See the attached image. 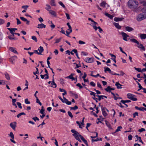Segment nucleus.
Masks as SVG:
<instances>
[{
	"label": "nucleus",
	"instance_id": "nucleus-10",
	"mask_svg": "<svg viewBox=\"0 0 146 146\" xmlns=\"http://www.w3.org/2000/svg\"><path fill=\"white\" fill-rule=\"evenodd\" d=\"M69 93L71 96L73 97L74 98L77 99L78 98V95L76 93H74L73 91H70L69 92Z\"/></svg>",
	"mask_w": 146,
	"mask_h": 146
},
{
	"label": "nucleus",
	"instance_id": "nucleus-59",
	"mask_svg": "<svg viewBox=\"0 0 146 146\" xmlns=\"http://www.w3.org/2000/svg\"><path fill=\"white\" fill-rule=\"evenodd\" d=\"M88 54V53L86 52H81V55H83L84 56H87Z\"/></svg>",
	"mask_w": 146,
	"mask_h": 146
},
{
	"label": "nucleus",
	"instance_id": "nucleus-51",
	"mask_svg": "<svg viewBox=\"0 0 146 146\" xmlns=\"http://www.w3.org/2000/svg\"><path fill=\"white\" fill-rule=\"evenodd\" d=\"M20 18L22 21H23L26 22V21H27V19L23 17H20Z\"/></svg>",
	"mask_w": 146,
	"mask_h": 146
},
{
	"label": "nucleus",
	"instance_id": "nucleus-31",
	"mask_svg": "<svg viewBox=\"0 0 146 146\" xmlns=\"http://www.w3.org/2000/svg\"><path fill=\"white\" fill-rule=\"evenodd\" d=\"M44 70H45V72L46 73V74H46V76L44 78V79L45 80H46L49 78L48 74V71L46 68H44Z\"/></svg>",
	"mask_w": 146,
	"mask_h": 146
},
{
	"label": "nucleus",
	"instance_id": "nucleus-15",
	"mask_svg": "<svg viewBox=\"0 0 146 146\" xmlns=\"http://www.w3.org/2000/svg\"><path fill=\"white\" fill-rule=\"evenodd\" d=\"M46 25L43 23L38 24L37 26V28L38 29L45 28H46Z\"/></svg>",
	"mask_w": 146,
	"mask_h": 146
},
{
	"label": "nucleus",
	"instance_id": "nucleus-23",
	"mask_svg": "<svg viewBox=\"0 0 146 146\" xmlns=\"http://www.w3.org/2000/svg\"><path fill=\"white\" fill-rule=\"evenodd\" d=\"M51 85L52 86V87L53 88H56V85L54 82V78L52 79V82Z\"/></svg>",
	"mask_w": 146,
	"mask_h": 146
},
{
	"label": "nucleus",
	"instance_id": "nucleus-40",
	"mask_svg": "<svg viewBox=\"0 0 146 146\" xmlns=\"http://www.w3.org/2000/svg\"><path fill=\"white\" fill-rule=\"evenodd\" d=\"M122 128V127L121 126H118L117 129L115 131V132H117L119 131H120V129Z\"/></svg>",
	"mask_w": 146,
	"mask_h": 146
},
{
	"label": "nucleus",
	"instance_id": "nucleus-16",
	"mask_svg": "<svg viewBox=\"0 0 146 146\" xmlns=\"http://www.w3.org/2000/svg\"><path fill=\"white\" fill-rule=\"evenodd\" d=\"M49 13L51 15L54 16L55 17H56L57 16V14L53 10H51L49 12Z\"/></svg>",
	"mask_w": 146,
	"mask_h": 146
},
{
	"label": "nucleus",
	"instance_id": "nucleus-36",
	"mask_svg": "<svg viewBox=\"0 0 146 146\" xmlns=\"http://www.w3.org/2000/svg\"><path fill=\"white\" fill-rule=\"evenodd\" d=\"M26 115L25 113L24 112H21L19 114H18L17 116V117L18 118H19L20 116H21L22 115Z\"/></svg>",
	"mask_w": 146,
	"mask_h": 146
},
{
	"label": "nucleus",
	"instance_id": "nucleus-34",
	"mask_svg": "<svg viewBox=\"0 0 146 146\" xmlns=\"http://www.w3.org/2000/svg\"><path fill=\"white\" fill-rule=\"evenodd\" d=\"M38 50L39 51V52H40V53L41 54V53L44 50L43 47L40 46L38 48Z\"/></svg>",
	"mask_w": 146,
	"mask_h": 146
},
{
	"label": "nucleus",
	"instance_id": "nucleus-33",
	"mask_svg": "<svg viewBox=\"0 0 146 146\" xmlns=\"http://www.w3.org/2000/svg\"><path fill=\"white\" fill-rule=\"evenodd\" d=\"M72 51L73 52L75 53L76 54L78 58L79 59L80 58L78 56L77 50L76 49H73L72 50Z\"/></svg>",
	"mask_w": 146,
	"mask_h": 146
},
{
	"label": "nucleus",
	"instance_id": "nucleus-64",
	"mask_svg": "<svg viewBox=\"0 0 146 146\" xmlns=\"http://www.w3.org/2000/svg\"><path fill=\"white\" fill-rule=\"evenodd\" d=\"M97 86L98 87L101 88L102 89V88L101 84L99 82H98L97 83Z\"/></svg>",
	"mask_w": 146,
	"mask_h": 146
},
{
	"label": "nucleus",
	"instance_id": "nucleus-32",
	"mask_svg": "<svg viewBox=\"0 0 146 146\" xmlns=\"http://www.w3.org/2000/svg\"><path fill=\"white\" fill-rule=\"evenodd\" d=\"M106 5H107L106 3L105 2L103 1L101 3L100 6L103 8H105L106 7Z\"/></svg>",
	"mask_w": 146,
	"mask_h": 146
},
{
	"label": "nucleus",
	"instance_id": "nucleus-29",
	"mask_svg": "<svg viewBox=\"0 0 146 146\" xmlns=\"http://www.w3.org/2000/svg\"><path fill=\"white\" fill-rule=\"evenodd\" d=\"M105 121L106 124V125L107 126V127L109 129H111V125L110 124V123H109V122L107 121Z\"/></svg>",
	"mask_w": 146,
	"mask_h": 146
},
{
	"label": "nucleus",
	"instance_id": "nucleus-48",
	"mask_svg": "<svg viewBox=\"0 0 146 146\" xmlns=\"http://www.w3.org/2000/svg\"><path fill=\"white\" fill-rule=\"evenodd\" d=\"M17 104L19 108L20 109L22 108V107L21 106V104L19 102H17Z\"/></svg>",
	"mask_w": 146,
	"mask_h": 146
},
{
	"label": "nucleus",
	"instance_id": "nucleus-46",
	"mask_svg": "<svg viewBox=\"0 0 146 146\" xmlns=\"http://www.w3.org/2000/svg\"><path fill=\"white\" fill-rule=\"evenodd\" d=\"M25 103L26 104H30V102L29 101L28 99L27 98L25 99Z\"/></svg>",
	"mask_w": 146,
	"mask_h": 146
},
{
	"label": "nucleus",
	"instance_id": "nucleus-61",
	"mask_svg": "<svg viewBox=\"0 0 146 146\" xmlns=\"http://www.w3.org/2000/svg\"><path fill=\"white\" fill-rule=\"evenodd\" d=\"M16 20H17V24L19 25L21 23V22L20 21V20L17 18L16 19Z\"/></svg>",
	"mask_w": 146,
	"mask_h": 146
},
{
	"label": "nucleus",
	"instance_id": "nucleus-60",
	"mask_svg": "<svg viewBox=\"0 0 146 146\" xmlns=\"http://www.w3.org/2000/svg\"><path fill=\"white\" fill-rule=\"evenodd\" d=\"M90 84L91 86H92L93 87H95L96 86V84L94 82H90Z\"/></svg>",
	"mask_w": 146,
	"mask_h": 146
},
{
	"label": "nucleus",
	"instance_id": "nucleus-11",
	"mask_svg": "<svg viewBox=\"0 0 146 146\" xmlns=\"http://www.w3.org/2000/svg\"><path fill=\"white\" fill-rule=\"evenodd\" d=\"M17 123L15 121L10 123V127L14 130L15 129L16 127Z\"/></svg>",
	"mask_w": 146,
	"mask_h": 146
},
{
	"label": "nucleus",
	"instance_id": "nucleus-45",
	"mask_svg": "<svg viewBox=\"0 0 146 146\" xmlns=\"http://www.w3.org/2000/svg\"><path fill=\"white\" fill-rule=\"evenodd\" d=\"M58 3L63 8H65V6L64 4L61 2L60 1L58 2Z\"/></svg>",
	"mask_w": 146,
	"mask_h": 146
},
{
	"label": "nucleus",
	"instance_id": "nucleus-19",
	"mask_svg": "<svg viewBox=\"0 0 146 146\" xmlns=\"http://www.w3.org/2000/svg\"><path fill=\"white\" fill-rule=\"evenodd\" d=\"M125 30L128 32H131L133 30V29L130 27L127 26L125 27Z\"/></svg>",
	"mask_w": 146,
	"mask_h": 146
},
{
	"label": "nucleus",
	"instance_id": "nucleus-24",
	"mask_svg": "<svg viewBox=\"0 0 146 146\" xmlns=\"http://www.w3.org/2000/svg\"><path fill=\"white\" fill-rule=\"evenodd\" d=\"M140 36L141 39H145L146 38V34H140Z\"/></svg>",
	"mask_w": 146,
	"mask_h": 146
},
{
	"label": "nucleus",
	"instance_id": "nucleus-47",
	"mask_svg": "<svg viewBox=\"0 0 146 146\" xmlns=\"http://www.w3.org/2000/svg\"><path fill=\"white\" fill-rule=\"evenodd\" d=\"M96 96L98 98V100L100 101L101 99H103V97H102V95L99 96L98 95H97Z\"/></svg>",
	"mask_w": 146,
	"mask_h": 146
},
{
	"label": "nucleus",
	"instance_id": "nucleus-5",
	"mask_svg": "<svg viewBox=\"0 0 146 146\" xmlns=\"http://www.w3.org/2000/svg\"><path fill=\"white\" fill-rule=\"evenodd\" d=\"M64 99L62 98V99L61 100L62 102L63 103H65L66 104L68 105H70L71 104V102L68 101L67 99L64 96L63 97Z\"/></svg>",
	"mask_w": 146,
	"mask_h": 146
},
{
	"label": "nucleus",
	"instance_id": "nucleus-38",
	"mask_svg": "<svg viewBox=\"0 0 146 146\" xmlns=\"http://www.w3.org/2000/svg\"><path fill=\"white\" fill-rule=\"evenodd\" d=\"M102 141V139L101 138H100L99 139L97 138L95 139H92V142H94V141Z\"/></svg>",
	"mask_w": 146,
	"mask_h": 146
},
{
	"label": "nucleus",
	"instance_id": "nucleus-35",
	"mask_svg": "<svg viewBox=\"0 0 146 146\" xmlns=\"http://www.w3.org/2000/svg\"><path fill=\"white\" fill-rule=\"evenodd\" d=\"M74 75V74L72 73L70 74V76L66 77V78H69L71 79L73 77V76Z\"/></svg>",
	"mask_w": 146,
	"mask_h": 146
},
{
	"label": "nucleus",
	"instance_id": "nucleus-9",
	"mask_svg": "<svg viewBox=\"0 0 146 146\" xmlns=\"http://www.w3.org/2000/svg\"><path fill=\"white\" fill-rule=\"evenodd\" d=\"M85 61L87 62L91 63L94 62V58H93L87 57L85 59Z\"/></svg>",
	"mask_w": 146,
	"mask_h": 146
},
{
	"label": "nucleus",
	"instance_id": "nucleus-54",
	"mask_svg": "<svg viewBox=\"0 0 146 146\" xmlns=\"http://www.w3.org/2000/svg\"><path fill=\"white\" fill-rule=\"evenodd\" d=\"M139 110L142 111H146V109L143 107H141L140 108Z\"/></svg>",
	"mask_w": 146,
	"mask_h": 146
},
{
	"label": "nucleus",
	"instance_id": "nucleus-39",
	"mask_svg": "<svg viewBox=\"0 0 146 146\" xmlns=\"http://www.w3.org/2000/svg\"><path fill=\"white\" fill-rule=\"evenodd\" d=\"M62 39V38H57L55 42H54V44L58 43Z\"/></svg>",
	"mask_w": 146,
	"mask_h": 146
},
{
	"label": "nucleus",
	"instance_id": "nucleus-18",
	"mask_svg": "<svg viewBox=\"0 0 146 146\" xmlns=\"http://www.w3.org/2000/svg\"><path fill=\"white\" fill-rule=\"evenodd\" d=\"M113 25L117 29H121V26H120L118 23L114 22L113 23Z\"/></svg>",
	"mask_w": 146,
	"mask_h": 146
},
{
	"label": "nucleus",
	"instance_id": "nucleus-25",
	"mask_svg": "<svg viewBox=\"0 0 146 146\" xmlns=\"http://www.w3.org/2000/svg\"><path fill=\"white\" fill-rule=\"evenodd\" d=\"M4 75H5V78L7 79L8 80H10V76H9V74L7 73V72H6L5 73Z\"/></svg>",
	"mask_w": 146,
	"mask_h": 146
},
{
	"label": "nucleus",
	"instance_id": "nucleus-53",
	"mask_svg": "<svg viewBox=\"0 0 146 146\" xmlns=\"http://www.w3.org/2000/svg\"><path fill=\"white\" fill-rule=\"evenodd\" d=\"M36 102L38 103L40 106L42 105V104L38 99V98H36Z\"/></svg>",
	"mask_w": 146,
	"mask_h": 146
},
{
	"label": "nucleus",
	"instance_id": "nucleus-27",
	"mask_svg": "<svg viewBox=\"0 0 146 146\" xmlns=\"http://www.w3.org/2000/svg\"><path fill=\"white\" fill-rule=\"evenodd\" d=\"M104 72L105 73H106L107 71L109 73H111L113 72L111 71L110 69L108 67L104 68Z\"/></svg>",
	"mask_w": 146,
	"mask_h": 146
},
{
	"label": "nucleus",
	"instance_id": "nucleus-52",
	"mask_svg": "<svg viewBox=\"0 0 146 146\" xmlns=\"http://www.w3.org/2000/svg\"><path fill=\"white\" fill-rule=\"evenodd\" d=\"M78 43L80 44H85V42H84L81 40H80L79 41Z\"/></svg>",
	"mask_w": 146,
	"mask_h": 146
},
{
	"label": "nucleus",
	"instance_id": "nucleus-2",
	"mask_svg": "<svg viewBox=\"0 0 146 146\" xmlns=\"http://www.w3.org/2000/svg\"><path fill=\"white\" fill-rule=\"evenodd\" d=\"M71 132L73 133V135L76 139L79 137H80L81 139L83 141L84 143L87 146H88V143L87 141L84 139L83 136L81 135L78 132L76 131L75 129H73L71 130Z\"/></svg>",
	"mask_w": 146,
	"mask_h": 146
},
{
	"label": "nucleus",
	"instance_id": "nucleus-22",
	"mask_svg": "<svg viewBox=\"0 0 146 146\" xmlns=\"http://www.w3.org/2000/svg\"><path fill=\"white\" fill-rule=\"evenodd\" d=\"M104 14L106 16L109 18L111 19H112L113 17V16L112 15L107 13H105Z\"/></svg>",
	"mask_w": 146,
	"mask_h": 146
},
{
	"label": "nucleus",
	"instance_id": "nucleus-12",
	"mask_svg": "<svg viewBox=\"0 0 146 146\" xmlns=\"http://www.w3.org/2000/svg\"><path fill=\"white\" fill-rule=\"evenodd\" d=\"M9 50L11 52H13L14 53L18 54V53L16 50V49L15 48L12 47H10L9 48Z\"/></svg>",
	"mask_w": 146,
	"mask_h": 146
},
{
	"label": "nucleus",
	"instance_id": "nucleus-44",
	"mask_svg": "<svg viewBox=\"0 0 146 146\" xmlns=\"http://www.w3.org/2000/svg\"><path fill=\"white\" fill-rule=\"evenodd\" d=\"M71 110H75L78 109V107L77 106H75L74 107H70Z\"/></svg>",
	"mask_w": 146,
	"mask_h": 146
},
{
	"label": "nucleus",
	"instance_id": "nucleus-43",
	"mask_svg": "<svg viewBox=\"0 0 146 146\" xmlns=\"http://www.w3.org/2000/svg\"><path fill=\"white\" fill-rule=\"evenodd\" d=\"M7 29L10 31L11 33H14L15 32L13 28H8Z\"/></svg>",
	"mask_w": 146,
	"mask_h": 146
},
{
	"label": "nucleus",
	"instance_id": "nucleus-62",
	"mask_svg": "<svg viewBox=\"0 0 146 146\" xmlns=\"http://www.w3.org/2000/svg\"><path fill=\"white\" fill-rule=\"evenodd\" d=\"M136 116H138V113L137 112H135L133 114V117L134 118Z\"/></svg>",
	"mask_w": 146,
	"mask_h": 146
},
{
	"label": "nucleus",
	"instance_id": "nucleus-49",
	"mask_svg": "<svg viewBox=\"0 0 146 146\" xmlns=\"http://www.w3.org/2000/svg\"><path fill=\"white\" fill-rule=\"evenodd\" d=\"M68 113L69 116L71 117V118H72L73 117V116L71 113V112L70 111H68Z\"/></svg>",
	"mask_w": 146,
	"mask_h": 146
},
{
	"label": "nucleus",
	"instance_id": "nucleus-21",
	"mask_svg": "<svg viewBox=\"0 0 146 146\" xmlns=\"http://www.w3.org/2000/svg\"><path fill=\"white\" fill-rule=\"evenodd\" d=\"M115 85L116 86L117 88L118 89L122 88V87H121L122 85L120 84L118 82H116Z\"/></svg>",
	"mask_w": 146,
	"mask_h": 146
},
{
	"label": "nucleus",
	"instance_id": "nucleus-58",
	"mask_svg": "<svg viewBox=\"0 0 146 146\" xmlns=\"http://www.w3.org/2000/svg\"><path fill=\"white\" fill-rule=\"evenodd\" d=\"M96 134V135L94 136H91L90 137L92 138H95L96 137H98V133L97 132H94Z\"/></svg>",
	"mask_w": 146,
	"mask_h": 146
},
{
	"label": "nucleus",
	"instance_id": "nucleus-20",
	"mask_svg": "<svg viewBox=\"0 0 146 146\" xmlns=\"http://www.w3.org/2000/svg\"><path fill=\"white\" fill-rule=\"evenodd\" d=\"M46 7L45 8V9L46 10H47V11H48L49 12L50 11H51V7L49 5H48V4H46Z\"/></svg>",
	"mask_w": 146,
	"mask_h": 146
},
{
	"label": "nucleus",
	"instance_id": "nucleus-8",
	"mask_svg": "<svg viewBox=\"0 0 146 146\" xmlns=\"http://www.w3.org/2000/svg\"><path fill=\"white\" fill-rule=\"evenodd\" d=\"M121 34L123 37V39L125 41H127V37H129V36L125 33L123 32L121 33Z\"/></svg>",
	"mask_w": 146,
	"mask_h": 146
},
{
	"label": "nucleus",
	"instance_id": "nucleus-57",
	"mask_svg": "<svg viewBox=\"0 0 146 146\" xmlns=\"http://www.w3.org/2000/svg\"><path fill=\"white\" fill-rule=\"evenodd\" d=\"M145 131V129L143 128H141V129H139L138 130V131L139 132H142Z\"/></svg>",
	"mask_w": 146,
	"mask_h": 146
},
{
	"label": "nucleus",
	"instance_id": "nucleus-37",
	"mask_svg": "<svg viewBox=\"0 0 146 146\" xmlns=\"http://www.w3.org/2000/svg\"><path fill=\"white\" fill-rule=\"evenodd\" d=\"M111 88L110 86H108L105 89V90L108 92H110L111 91Z\"/></svg>",
	"mask_w": 146,
	"mask_h": 146
},
{
	"label": "nucleus",
	"instance_id": "nucleus-56",
	"mask_svg": "<svg viewBox=\"0 0 146 146\" xmlns=\"http://www.w3.org/2000/svg\"><path fill=\"white\" fill-rule=\"evenodd\" d=\"M76 86H77L79 87L80 89H82L83 88L82 86L80 83H78L76 84Z\"/></svg>",
	"mask_w": 146,
	"mask_h": 146
},
{
	"label": "nucleus",
	"instance_id": "nucleus-6",
	"mask_svg": "<svg viewBox=\"0 0 146 146\" xmlns=\"http://www.w3.org/2000/svg\"><path fill=\"white\" fill-rule=\"evenodd\" d=\"M64 99L62 98V99L61 100L62 102L63 103H65L66 104L68 105H70L71 104V102L68 101L67 99L64 96L63 97Z\"/></svg>",
	"mask_w": 146,
	"mask_h": 146
},
{
	"label": "nucleus",
	"instance_id": "nucleus-50",
	"mask_svg": "<svg viewBox=\"0 0 146 146\" xmlns=\"http://www.w3.org/2000/svg\"><path fill=\"white\" fill-rule=\"evenodd\" d=\"M36 71H35V72H34L33 73V74L36 75V74H38L39 73V71H38V69L37 68H36Z\"/></svg>",
	"mask_w": 146,
	"mask_h": 146
},
{
	"label": "nucleus",
	"instance_id": "nucleus-28",
	"mask_svg": "<svg viewBox=\"0 0 146 146\" xmlns=\"http://www.w3.org/2000/svg\"><path fill=\"white\" fill-rule=\"evenodd\" d=\"M130 40L132 42L137 43V44H139V42L135 39H131Z\"/></svg>",
	"mask_w": 146,
	"mask_h": 146
},
{
	"label": "nucleus",
	"instance_id": "nucleus-1",
	"mask_svg": "<svg viewBox=\"0 0 146 146\" xmlns=\"http://www.w3.org/2000/svg\"><path fill=\"white\" fill-rule=\"evenodd\" d=\"M138 2L136 0H129L127 2V6L130 9L135 11L138 12L140 9V7H138Z\"/></svg>",
	"mask_w": 146,
	"mask_h": 146
},
{
	"label": "nucleus",
	"instance_id": "nucleus-3",
	"mask_svg": "<svg viewBox=\"0 0 146 146\" xmlns=\"http://www.w3.org/2000/svg\"><path fill=\"white\" fill-rule=\"evenodd\" d=\"M141 11L142 12L141 14H139L137 17V19L138 21H140L146 18V12L145 9L144 8L141 9Z\"/></svg>",
	"mask_w": 146,
	"mask_h": 146
},
{
	"label": "nucleus",
	"instance_id": "nucleus-4",
	"mask_svg": "<svg viewBox=\"0 0 146 146\" xmlns=\"http://www.w3.org/2000/svg\"><path fill=\"white\" fill-rule=\"evenodd\" d=\"M127 98L133 101H136L137 99L135 97L136 96L130 93H128L127 94Z\"/></svg>",
	"mask_w": 146,
	"mask_h": 146
},
{
	"label": "nucleus",
	"instance_id": "nucleus-63",
	"mask_svg": "<svg viewBox=\"0 0 146 146\" xmlns=\"http://www.w3.org/2000/svg\"><path fill=\"white\" fill-rule=\"evenodd\" d=\"M28 7L29 6L28 5H24L22 7V8L25 9L27 10Z\"/></svg>",
	"mask_w": 146,
	"mask_h": 146
},
{
	"label": "nucleus",
	"instance_id": "nucleus-26",
	"mask_svg": "<svg viewBox=\"0 0 146 146\" xmlns=\"http://www.w3.org/2000/svg\"><path fill=\"white\" fill-rule=\"evenodd\" d=\"M123 19V18L115 17L114 20L115 21H121Z\"/></svg>",
	"mask_w": 146,
	"mask_h": 146
},
{
	"label": "nucleus",
	"instance_id": "nucleus-13",
	"mask_svg": "<svg viewBox=\"0 0 146 146\" xmlns=\"http://www.w3.org/2000/svg\"><path fill=\"white\" fill-rule=\"evenodd\" d=\"M68 28L69 29H68L66 31V35L67 36H69V35L70 33L72 32V30L71 27Z\"/></svg>",
	"mask_w": 146,
	"mask_h": 146
},
{
	"label": "nucleus",
	"instance_id": "nucleus-41",
	"mask_svg": "<svg viewBox=\"0 0 146 146\" xmlns=\"http://www.w3.org/2000/svg\"><path fill=\"white\" fill-rule=\"evenodd\" d=\"M50 4L52 6H55V4L54 0H51L50 2Z\"/></svg>",
	"mask_w": 146,
	"mask_h": 146
},
{
	"label": "nucleus",
	"instance_id": "nucleus-55",
	"mask_svg": "<svg viewBox=\"0 0 146 146\" xmlns=\"http://www.w3.org/2000/svg\"><path fill=\"white\" fill-rule=\"evenodd\" d=\"M0 81L1 83V85H5L6 84V81L3 80H0Z\"/></svg>",
	"mask_w": 146,
	"mask_h": 146
},
{
	"label": "nucleus",
	"instance_id": "nucleus-17",
	"mask_svg": "<svg viewBox=\"0 0 146 146\" xmlns=\"http://www.w3.org/2000/svg\"><path fill=\"white\" fill-rule=\"evenodd\" d=\"M17 58V57L16 56H13L11 57L9 59V61L12 63H13V61H14Z\"/></svg>",
	"mask_w": 146,
	"mask_h": 146
},
{
	"label": "nucleus",
	"instance_id": "nucleus-7",
	"mask_svg": "<svg viewBox=\"0 0 146 146\" xmlns=\"http://www.w3.org/2000/svg\"><path fill=\"white\" fill-rule=\"evenodd\" d=\"M8 135L10 137L12 138V139H10L11 141V142L13 143H16V142L13 140V139H14V135L13 133L11 132H10V134H9Z\"/></svg>",
	"mask_w": 146,
	"mask_h": 146
},
{
	"label": "nucleus",
	"instance_id": "nucleus-42",
	"mask_svg": "<svg viewBox=\"0 0 146 146\" xmlns=\"http://www.w3.org/2000/svg\"><path fill=\"white\" fill-rule=\"evenodd\" d=\"M31 38L33 40H34L35 42L37 41V39L36 36H32L31 37Z\"/></svg>",
	"mask_w": 146,
	"mask_h": 146
},
{
	"label": "nucleus",
	"instance_id": "nucleus-30",
	"mask_svg": "<svg viewBox=\"0 0 146 146\" xmlns=\"http://www.w3.org/2000/svg\"><path fill=\"white\" fill-rule=\"evenodd\" d=\"M139 45L137 46V47L139 48H140L141 49L143 50H145V48L143 46L142 44H138Z\"/></svg>",
	"mask_w": 146,
	"mask_h": 146
},
{
	"label": "nucleus",
	"instance_id": "nucleus-14",
	"mask_svg": "<svg viewBox=\"0 0 146 146\" xmlns=\"http://www.w3.org/2000/svg\"><path fill=\"white\" fill-rule=\"evenodd\" d=\"M106 108H102V114L105 117L107 116L108 115V114L106 111Z\"/></svg>",
	"mask_w": 146,
	"mask_h": 146
}]
</instances>
